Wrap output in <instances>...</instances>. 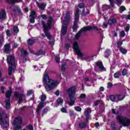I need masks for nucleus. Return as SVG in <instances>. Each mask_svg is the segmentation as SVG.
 Masks as SVG:
<instances>
[{"mask_svg": "<svg viewBox=\"0 0 130 130\" xmlns=\"http://www.w3.org/2000/svg\"><path fill=\"white\" fill-rule=\"evenodd\" d=\"M129 30V25H127L125 28V30L126 32H128Z\"/></svg>", "mask_w": 130, "mask_h": 130, "instance_id": "obj_52", "label": "nucleus"}, {"mask_svg": "<svg viewBox=\"0 0 130 130\" xmlns=\"http://www.w3.org/2000/svg\"><path fill=\"white\" fill-rule=\"evenodd\" d=\"M6 34H7V36H11V33H10L9 29H7V30L6 31Z\"/></svg>", "mask_w": 130, "mask_h": 130, "instance_id": "obj_51", "label": "nucleus"}, {"mask_svg": "<svg viewBox=\"0 0 130 130\" xmlns=\"http://www.w3.org/2000/svg\"><path fill=\"white\" fill-rule=\"evenodd\" d=\"M16 125L15 127H14V130H19L21 129V125Z\"/></svg>", "mask_w": 130, "mask_h": 130, "instance_id": "obj_37", "label": "nucleus"}, {"mask_svg": "<svg viewBox=\"0 0 130 130\" xmlns=\"http://www.w3.org/2000/svg\"><path fill=\"white\" fill-rule=\"evenodd\" d=\"M53 21V19L52 17H49L47 22V25L44 21H42V25L44 28V33L48 39L51 38V35H50V34L48 32V29H51Z\"/></svg>", "mask_w": 130, "mask_h": 130, "instance_id": "obj_2", "label": "nucleus"}, {"mask_svg": "<svg viewBox=\"0 0 130 130\" xmlns=\"http://www.w3.org/2000/svg\"><path fill=\"white\" fill-rule=\"evenodd\" d=\"M122 3V1H121V0H116V4L118 5V6H120Z\"/></svg>", "mask_w": 130, "mask_h": 130, "instance_id": "obj_48", "label": "nucleus"}, {"mask_svg": "<svg viewBox=\"0 0 130 130\" xmlns=\"http://www.w3.org/2000/svg\"><path fill=\"white\" fill-rule=\"evenodd\" d=\"M71 14H72V12L67 11L66 14V16L64 17V20L62 21L63 24H64V22H70L71 21Z\"/></svg>", "mask_w": 130, "mask_h": 130, "instance_id": "obj_13", "label": "nucleus"}, {"mask_svg": "<svg viewBox=\"0 0 130 130\" xmlns=\"http://www.w3.org/2000/svg\"><path fill=\"white\" fill-rule=\"evenodd\" d=\"M45 54V52H44V51L42 50H40V51H39L38 52L36 53V55H38V56L39 55H42Z\"/></svg>", "mask_w": 130, "mask_h": 130, "instance_id": "obj_28", "label": "nucleus"}, {"mask_svg": "<svg viewBox=\"0 0 130 130\" xmlns=\"http://www.w3.org/2000/svg\"><path fill=\"white\" fill-rule=\"evenodd\" d=\"M100 103H102V101L101 100H96L94 102V106H97L100 104Z\"/></svg>", "mask_w": 130, "mask_h": 130, "instance_id": "obj_31", "label": "nucleus"}, {"mask_svg": "<svg viewBox=\"0 0 130 130\" xmlns=\"http://www.w3.org/2000/svg\"><path fill=\"white\" fill-rule=\"evenodd\" d=\"M4 36H3V35H0V47H2V43L4 42Z\"/></svg>", "mask_w": 130, "mask_h": 130, "instance_id": "obj_34", "label": "nucleus"}, {"mask_svg": "<svg viewBox=\"0 0 130 130\" xmlns=\"http://www.w3.org/2000/svg\"><path fill=\"white\" fill-rule=\"evenodd\" d=\"M120 36L121 37H124V36H125V32H124V31L122 30L120 32Z\"/></svg>", "mask_w": 130, "mask_h": 130, "instance_id": "obj_44", "label": "nucleus"}, {"mask_svg": "<svg viewBox=\"0 0 130 130\" xmlns=\"http://www.w3.org/2000/svg\"><path fill=\"white\" fill-rule=\"evenodd\" d=\"M49 44L51 45H54V42L53 41H49Z\"/></svg>", "mask_w": 130, "mask_h": 130, "instance_id": "obj_62", "label": "nucleus"}, {"mask_svg": "<svg viewBox=\"0 0 130 130\" xmlns=\"http://www.w3.org/2000/svg\"><path fill=\"white\" fill-rule=\"evenodd\" d=\"M7 18V14H6V11L3 9L0 12V22H3V20H5Z\"/></svg>", "mask_w": 130, "mask_h": 130, "instance_id": "obj_14", "label": "nucleus"}, {"mask_svg": "<svg viewBox=\"0 0 130 130\" xmlns=\"http://www.w3.org/2000/svg\"><path fill=\"white\" fill-rule=\"evenodd\" d=\"M37 6L40 9V10L44 11V10H45V7H46V4L37 3Z\"/></svg>", "mask_w": 130, "mask_h": 130, "instance_id": "obj_17", "label": "nucleus"}, {"mask_svg": "<svg viewBox=\"0 0 130 130\" xmlns=\"http://www.w3.org/2000/svg\"><path fill=\"white\" fill-rule=\"evenodd\" d=\"M80 98H82V99H84V98H86V94H81L80 95Z\"/></svg>", "mask_w": 130, "mask_h": 130, "instance_id": "obj_53", "label": "nucleus"}, {"mask_svg": "<svg viewBox=\"0 0 130 130\" xmlns=\"http://www.w3.org/2000/svg\"><path fill=\"white\" fill-rule=\"evenodd\" d=\"M43 81L44 86L47 92L53 90V88L59 84V82L49 78L48 73L46 71L44 73Z\"/></svg>", "mask_w": 130, "mask_h": 130, "instance_id": "obj_1", "label": "nucleus"}, {"mask_svg": "<svg viewBox=\"0 0 130 130\" xmlns=\"http://www.w3.org/2000/svg\"><path fill=\"white\" fill-rule=\"evenodd\" d=\"M6 3L7 4H11L12 5L15 4L14 0H6Z\"/></svg>", "mask_w": 130, "mask_h": 130, "instance_id": "obj_38", "label": "nucleus"}, {"mask_svg": "<svg viewBox=\"0 0 130 130\" xmlns=\"http://www.w3.org/2000/svg\"><path fill=\"white\" fill-rule=\"evenodd\" d=\"M61 112H63L64 113H67V112H68V111H67V109L64 108H62L61 109Z\"/></svg>", "mask_w": 130, "mask_h": 130, "instance_id": "obj_46", "label": "nucleus"}, {"mask_svg": "<svg viewBox=\"0 0 130 130\" xmlns=\"http://www.w3.org/2000/svg\"><path fill=\"white\" fill-rule=\"evenodd\" d=\"M13 31L14 33H18L19 32V28L17 26H13Z\"/></svg>", "mask_w": 130, "mask_h": 130, "instance_id": "obj_36", "label": "nucleus"}, {"mask_svg": "<svg viewBox=\"0 0 130 130\" xmlns=\"http://www.w3.org/2000/svg\"><path fill=\"white\" fill-rule=\"evenodd\" d=\"M65 47L67 49H69V48H70V44H66Z\"/></svg>", "mask_w": 130, "mask_h": 130, "instance_id": "obj_61", "label": "nucleus"}, {"mask_svg": "<svg viewBox=\"0 0 130 130\" xmlns=\"http://www.w3.org/2000/svg\"><path fill=\"white\" fill-rule=\"evenodd\" d=\"M16 9H17V10H15V11H17L18 13H21V9H20L19 7H16Z\"/></svg>", "mask_w": 130, "mask_h": 130, "instance_id": "obj_58", "label": "nucleus"}, {"mask_svg": "<svg viewBox=\"0 0 130 130\" xmlns=\"http://www.w3.org/2000/svg\"><path fill=\"white\" fill-rule=\"evenodd\" d=\"M35 43V40L34 39H29L27 40V44L28 45H32Z\"/></svg>", "mask_w": 130, "mask_h": 130, "instance_id": "obj_25", "label": "nucleus"}, {"mask_svg": "<svg viewBox=\"0 0 130 130\" xmlns=\"http://www.w3.org/2000/svg\"><path fill=\"white\" fill-rule=\"evenodd\" d=\"M117 96L118 97H119L120 99H121V100H123V99H124V95H117Z\"/></svg>", "mask_w": 130, "mask_h": 130, "instance_id": "obj_50", "label": "nucleus"}, {"mask_svg": "<svg viewBox=\"0 0 130 130\" xmlns=\"http://www.w3.org/2000/svg\"><path fill=\"white\" fill-rule=\"evenodd\" d=\"M28 128L29 130H34V128L33 127V126L32 125H28Z\"/></svg>", "mask_w": 130, "mask_h": 130, "instance_id": "obj_56", "label": "nucleus"}, {"mask_svg": "<svg viewBox=\"0 0 130 130\" xmlns=\"http://www.w3.org/2000/svg\"><path fill=\"white\" fill-rule=\"evenodd\" d=\"M117 119L119 123L122 124L124 126H129L130 125V119L126 117L118 116Z\"/></svg>", "mask_w": 130, "mask_h": 130, "instance_id": "obj_7", "label": "nucleus"}, {"mask_svg": "<svg viewBox=\"0 0 130 130\" xmlns=\"http://www.w3.org/2000/svg\"><path fill=\"white\" fill-rule=\"evenodd\" d=\"M67 64L66 63H64L63 64H62L61 67V72H64L66 71V66Z\"/></svg>", "mask_w": 130, "mask_h": 130, "instance_id": "obj_35", "label": "nucleus"}, {"mask_svg": "<svg viewBox=\"0 0 130 130\" xmlns=\"http://www.w3.org/2000/svg\"><path fill=\"white\" fill-rule=\"evenodd\" d=\"M13 125H21L22 124V117H18L14 120L13 123Z\"/></svg>", "mask_w": 130, "mask_h": 130, "instance_id": "obj_15", "label": "nucleus"}, {"mask_svg": "<svg viewBox=\"0 0 130 130\" xmlns=\"http://www.w3.org/2000/svg\"><path fill=\"white\" fill-rule=\"evenodd\" d=\"M29 17H36V12L32 11L31 12Z\"/></svg>", "mask_w": 130, "mask_h": 130, "instance_id": "obj_33", "label": "nucleus"}, {"mask_svg": "<svg viewBox=\"0 0 130 130\" xmlns=\"http://www.w3.org/2000/svg\"><path fill=\"white\" fill-rule=\"evenodd\" d=\"M33 93V90H29L27 92V96H30V95H31Z\"/></svg>", "mask_w": 130, "mask_h": 130, "instance_id": "obj_42", "label": "nucleus"}, {"mask_svg": "<svg viewBox=\"0 0 130 130\" xmlns=\"http://www.w3.org/2000/svg\"><path fill=\"white\" fill-rule=\"evenodd\" d=\"M120 96H118L117 95H111L110 96V100L113 102H117L118 101H121L122 99L119 98Z\"/></svg>", "mask_w": 130, "mask_h": 130, "instance_id": "obj_16", "label": "nucleus"}, {"mask_svg": "<svg viewBox=\"0 0 130 130\" xmlns=\"http://www.w3.org/2000/svg\"><path fill=\"white\" fill-rule=\"evenodd\" d=\"M7 62L9 64L8 69L9 75H12V71L16 70V63L15 62V56L14 55H10L7 58Z\"/></svg>", "mask_w": 130, "mask_h": 130, "instance_id": "obj_4", "label": "nucleus"}, {"mask_svg": "<svg viewBox=\"0 0 130 130\" xmlns=\"http://www.w3.org/2000/svg\"><path fill=\"white\" fill-rule=\"evenodd\" d=\"M117 45H118V46H120V45H122V42L121 41L118 42L117 43Z\"/></svg>", "mask_w": 130, "mask_h": 130, "instance_id": "obj_55", "label": "nucleus"}, {"mask_svg": "<svg viewBox=\"0 0 130 130\" xmlns=\"http://www.w3.org/2000/svg\"><path fill=\"white\" fill-rule=\"evenodd\" d=\"M125 10H126L125 9V7H124V6H121L120 7V13H122V12H123L124 11H125Z\"/></svg>", "mask_w": 130, "mask_h": 130, "instance_id": "obj_40", "label": "nucleus"}, {"mask_svg": "<svg viewBox=\"0 0 130 130\" xmlns=\"http://www.w3.org/2000/svg\"><path fill=\"white\" fill-rule=\"evenodd\" d=\"M90 14V11L89 10L85 11V9H83L82 13L81 14V16H87Z\"/></svg>", "mask_w": 130, "mask_h": 130, "instance_id": "obj_26", "label": "nucleus"}, {"mask_svg": "<svg viewBox=\"0 0 130 130\" xmlns=\"http://www.w3.org/2000/svg\"><path fill=\"white\" fill-rule=\"evenodd\" d=\"M14 96L15 97L19 99L18 101V104H21V103H22V101H23V99H24V100L26 99V96H25V94H24L23 93L20 94L18 92H15Z\"/></svg>", "mask_w": 130, "mask_h": 130, "instance_id": "obj_12", "label": "nucleus"}, {"mask_svg": "<svg viewBox=\"0 0 130 130\" xmlns=\"http://www.w3.org/2000/svg\"><path fill=\"white\" fill-rule=\"evenodd\" d=\"M55 61H56L57 62H59V57L56 56V57H55Z\"/></svg>", "mask_w": 130, "mask_h": 130, "instance_id": "obj_54", "label": "nucleus"}, {"mask_svg": "<svg viewBox=\"0 0 130 130\" xmlns=\"http://www.w3.org/2000/svg\"><path fill=\"white\" fill-rule=\"evenodd\" d=\"M91 111V109L89 108H87L84 111V114L86 116V120H88L89 119V113H90Z\"/></svg>", "mask_w": 130, "mask_h": 130, "instance_id": "obj_18", "label": "nucleus"}, {"mask_svg": "<svg viewBox=\"0 0 130 130\" xmlns=\"http://www.w3.org/2000/svg\"><path fill=\"white\" fill-rule=\"evenodd\" d=\"M116 19H115V18H110L108 20V24H109V25H112L113 24L116 23Z\"/></svg>", "mask_w": 130, "mask_h": 130, "instance_id": "obj_23", "label": "nucleus"}, {"mask_svg": "<svg viewBox=\"0 0 130 130\" xmlns=\"http://www.w3.org/2000/svg\"><path fill=\"white\" fill-rule=\"evenodd\" d=\"M13 1L14 2V4L15 3H21V2H23L22 0H13Z\"/></svg>", "mask_w": 130, "mask_h": 130, "instance_id": "obj_57", "label": "nucleus"}, {"mask_svg": "<svg viewBox=\"0 0 130 130\" xmlns=\"http://www.w3.org/2000/svg\"><path fill=\"white\" fill-rule=\"evenodd\" d=\"M79 126L80 128H85L87 126V124L86 123L81 122L79 124Z\"/></svg>", "mask_w": 130, "mask_h": 130, "instance_id": "obj_27", "label": "nucleus"}, {"mask_svg": "<svg viewBox=\"0 0 130 130\" xmlns=\"http://www.w3.org/2000/svg\"><path fill=\"white\" fill-rule=\"evenodd\" d=\"M30 23H35V17H30Z\"/></svg>", "mask_w": 130, "mask_h": 130, "instance_id": "obj_43", "label": "nucleus"}, {"mask_svg": "<svg viewBox=\"0 0 130 130\" xmlns=\"http://www.w3.org/2000/svg\"><path fill=\"white\" fill-rule=\"evenodd\" d=\"M114 78H116L117 79H119V77H120V73L118 72H116L114 74Z\"/></svg>", "mask_w": 130, "mask_h": 130, "instance_id": "obj_32", "label": "nucleus"}, {"mask_svg": "<svg viewBox=\"0 0 130 130\" xmlns=\"http://www.w3.org/2000/svg\"><path fill=\"white\" fill-rule=\"evenodd\" d=\"M20 52L21 53V56H23V57H26V56H27L28 54H29L28 53V52L23 48H21L20 49Z\"/></svg>", "mask_w": 130, "mask_h": 130, "instance_id": "obj_20", "label": "nucleus"}, {"mask_svg": "<svg viewBox=\"0 0 130 130\" xmlns=\"http://www.w3.org/2000/svg\"><path fill=\"white\" fill-rule=\"evenodd\" d=\"M46 100V95L45 94H42L41 97V102L39 104L37 109V113H39L40 110L44 107V101Z\"/></svg>", "mask_w": 130, "mask_h": 130, "instance_id": "obj_9", "label": "nucleus"}, {"mask_svg": "<svg viewBox=\"0 0 130 130\" xmlns=\"http://www.w3.org/2000/svg\"><path fill=\"white\" fill-rule=\"evenodd\" d=\"M73 49L75 51V52L78 56H80V57H83V56H84V54L82 53L81 50H80L79 44L77 42H74L73 44Z\"/></svg>", "mask_w": 130, "mask_h": 130, "instance_id": "obj_10", "label": "nucleus"}, {"mask_svg": "<svg viewBox=\"0 0 130 130\" xmlns=\"http://www.w3.org/2000/svg\"><path fill=\"white\" fill-rule=\"evenodd\" d=\"M80 10L77 8L75 12L74 15V21L73 26L72 27L73 31L75 32L77 31L79 26H78V23H79V19L80 17V14H79Z\"/></svg>", "mask_w": 130, "mask_h": 130, "instance_id": "obj_6", "label": "nucleus"}, {"mask_svg": "<svg viewBox=\"0 0 130 130\" xmlns=\"http://www.w3.org/2000/svg\"><path fill=\"white\" fill-rule=\"evenodd\" d=\"M12 93L13 92L12 91V88H10V89L7 91L6 93V97L7 98V99H6L5 101L6 109H10V106L11 105V101H10V99H11V96H12Z\"/></svg>", "mask_w": 130, "mask_h": 130, "instance_id": "obj_8", "label": "nucleus"}, {"mask_svg": "<svg viewBox=\"0 0 130 130\" xmlns=\"http://www.w3.org/2000/svg\"><path fill=\"white\" fill-rule=\"evenodd\" d=\"M76 89V87L73 86L66 89V91L69 94V98L71 99V102L68 103L69 105H70V106H73V105L75 104V101L76 100V98H75Z\"/></svg>", "mask_w": 130, "mask_h": 130, "instance_id": "obj_3", "label": "nucleus"}, {"mask_svg": "<svg viewBox=\"0 0 130 130\" xmlns=\"http://www.w3.org/2000/svg\"><path fill=\"white\" fill-rule=\"evenodd\" d=\"M75 110L76 111H78V112H80V111H82V108H81V107H80L79 106H76L75 107Z\"/></svg>", "mask_w": 130, "mask_h": 130, "instance_id": "obj_39", "label": "nucleus"}, {"mask_svg": "<svg viewBox=\"0 0 130 130\" xmlns=\"http://www.w3.org/2000/svg\"><path fill=\"white\" fill-rule=\"evenodd\" d=\"M119 50H120V51H121V53H122V54H125V53L127 52V51L126 50V49L123 48H120Z\"/></svg>", "mask_w": 130, "mask_h": 130, "instance_id": "obj_30", "label": "nucleus"}, {"mask_svg": "<svg viewBox=\"0 0 130 130\" xmlns=\"http://www.w3.org/2000/svg\"><path fill=\"white\" fill-rule=\"evenodd\" d=\"M127 74V71L126 69H123L122 72V76H125Z\"/></svg>", "mask_w": 130, "mask_h": 130, "instance_id": "obj_45", "label": "nucleus"}, {"mask_svg": "<svg viewBox=\"0 0 130 130\" xmlns=\"http://www.w3.org/2000/svg\"><path fill=\"white\" fill-rule=\"evenodd\" d=\"M48 111V109H47V108H45V109H44V110L43 111V113L44 114H45L47 113Z\"/></svg>", "mask_w": 130, "mask_h": 130, "instance_id": "obj_49", "label": "nucleus"}, {"mask_svg": "<svg viewBox=\"0 0 130 130\" xmlns=\"http://www.w3.org/2000/svg\"><path fill=\"white\" fill-rule=\"evenodd\" d=\"M57 103L59 105H61V104L63 103V100H62V99L61 98H58V99L57 100Z\"/></svg>", "mask_w": 130, "mask_h": 130, "instance_id": "obj_29", "label": "nucleus"}, {"mask_svg": "<svg viewBox=\"0 0 130 130\" xmlns=\"http://www.w3.org/2000/svg\"><path fill=\"white\" fill-rule=\"evenodd\" d=\"M110 54H111V51H110V50L107 49L105 51V57L106 58H108V57H109V55H110Z\"/></svg>", "mask_w": 130, "mask_h": 130, "instance_id": "obj_24", "label": "nucleus"}, {"mask_svg": "<svg viewBox=\"0 0 130 130\" xmlns=\"http://www.w3.org/2000/svg\"><path fill=\"white\" fill-rule=\"evenodd\" d=\"M7 118V114L6 113H2L0 115V124L2 126H5V125H9V123L5 120V119Z\"/></svg>", "mask_w": 130, "mask_h": 130, "instance_id": "obj_11", "label": "nucleus"}, {"mask_svg": "<svg viewBox=\"0 0 130 130\" xmlns=\"http://www.w3.org/2000/svg\"><path fill=\"white\" fill-rule=\"evenodd\" d=\"M96 66H98L101 71H105V68H104V66H103L102 62H97Z\"/></svg>", "mask_w": 130, "mask_h": 130, "instance_id": "obj_22", "label": "nucleus"}, {"mask_svg": "<svg viewBox=\"0 0 130 130\" xmlns=\"http://www.w3.org/2000/svg\"><path fill=\"white\" fill-rule=\"evenodd\" d=\"M42 19H43V20H46V15H42L41 16Z\"/></svg>", "mask_w": 130, "mask_h": 130, "instance_id": "obj_59", "label": "nucleus"}, {"mask_svg": "<svg viewBox=\"0 0 130 130\" xmlns=\"http://www.w3.org/2000/svg\"><path fill=\"white\" fill-rule=\"evenodd\" d=\"M5 51L6 53H10L11 52V46L9 44H7L5 46Z\"/></svg>", "mask_w": 130, "mask_h": 130, "instance_id": "obj_19", "label": "nucleus"}, {"mask_svg": "<svg viewBox=\"0 0 130 130\" xmlns=\"http://www.w3.org/2000/svg\"><path fill=\"white\" fill-rule=\"evenodd\" d=\"M110 4H111V7H114V5H113V1H112V0H111L110 1H109Z\"/></svg>", "mask_w": 130, "mask_h": 130, "instance_id": "obj_64", "label": "nucleus"}, {"mask_svg": "<svg viewBox=\"0 0 130 130\" xmlns=\"http://www.w3.org/2000/svg\"><path fill=\"white\" fill-rule=\"evenodd\" d=\"M69 114H70V116H71V117H72V116H75V113H74V111H70Z\"/></svg>", "mask_w": 130, "mask_h": 130, "instance_id": "obj_41", "label": "nucleus"}, {"mask_svg": "<svg viewBox=\"0 0 130 130\" xmlns=\"http://www.w3.org/2000/svg\"><path fill=\"white\" fill-rule=\"evenodd\" d=\"M67 31H68V28H67V25H63L62 24V28H61V33L62 35H66L67 34Z\"/></svg>", "mask_w": 130, "mask_h": 130, "instance_id": "obj_21", "label": "nucleus"}, {"mask_svg": "<svg viewBox=\"0 0 130 130\" xmlns=\"http://www.w3.org/2000/svg\"><path fill=\"white\" fill-rule=\"evenodd\" d=\"M59 90H57L55 92V94L56 95V96H58L59 95Z\"/></svg>", "mask_w": 130, "mask_h": 130, "instance_id": "obj_60", "label": "nucleus"}, {"mask_svg": "<svg viewBox=\"0 0 130 130\" xmlns=\"http://www.w3.org/2000/svg\"><path fill=\"white\" fill-rule=\"evenodd\" d=\"M91 30H96V31H98L99 30V28H98L96 26H87L86 27H84L80 29V30L78 31L77 34H76V35H75V39H78L80 38L82 32H86V31H90Z\"/></svg>", "mask_w": 130, "mask_h": 130, "instance_id": "obj_5", "label": "nucleus"}, {"mask_svg": "<svg viewBox=\"0 0 130 130\" xmlns=\"http://www.w3.org/2000/svg\"><path fill=\"white\" fill-rule=\"evenodd\" d=\"M78 7L80 9H82V8H84V7H85V4H84V3H81L80 4L78 5Z\"/></svg>", "mask_w": 130, "mask_h": 130, "instance_id": "obj_47", "label": "nucleus"}, {"mask_svg": "<svg viewBox=\"0 0 130 130\" xmlns=\"http://www.w3.org/2000/svg\"><path fill=\"white\" fill-rule=\"evenodd\" d=\"M110 4H111V7H114V5H113V1H112V0H111L110 1H109Z\"/></svg>", "mask_w": 130, "mask_h": 130, "instance_id": "obj_63", "label": "nucleus"}]
</instances>
